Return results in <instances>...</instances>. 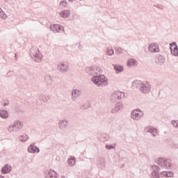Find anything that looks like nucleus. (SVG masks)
I'll return each instance as SVG.
<instances>
[{"label":"nucleus","mask_w":178,"mask_h":178,"mask_svg":"<svg viewBox=\"0 0 178 178\" xmlns=\"http://www.w3.org/2000/svg\"><path fill=\"white\" fill-rule=\"evenodd\" d=\"M28 151L31 154H34L35 152L38 153L40 152V149H38V147H37L34 145H31L28 148Z\"/></svg>","instance_id":"6e6552de"},{"label":"nucleus","mask_w":178,"mask_h":178,"mask_svg":"<svg viewBox=\"0 0 178 178\" xmlns=\"http://www.w3.org/2000/svg\"><path fill=\"white\" fill-rule=\"evenodd\" d=\"M60 17L63 19H66V17H69L70 16V11L69 10H63L60 13Z\"/></svg>","instance_id":"9d476101"},{"label":"nucleus","mask_w":178,"mask_h":178,"mask_svg":"<svg viewBox=\"0 0 178 178\" xmlns=\"http://www.w3.org/2000/svg\"><path fill=\"white\" fill-rule=\"evenodd\" d=\"M156 163L158 165H160V166H162L163 168L172 167V161L170 159H159Z\"/></svg>","instance_id":"f03ea898"},{"label":"nucleus","mask_w":178,"mask_h":178,"mask_svg":"<svg viewBox=\"0 0 178 178\" xmlns=\"http://www.w3.org/2000/svg\"><path fill=\"white\" fill-rule=\"evenodd\" d=\"M143 117V111L140 110H134L132 111L131 118L134 119V120H138L140 118Z\"/></svg>","instance_id":"20e7f679"},{"label":"nucleus","mask_w":178,"mask_h":178,"mask_svg":"<svg viewBox=\"0 0 178 178\" xmlns=\"http://www.w3.org/2000/svg\"><path fill=\"white\" fill-rule=\"evenodd\" d=\"M150 131L151 133H153V136H155V134H156V129L155 128H152Z\"/></svg>","instance_id":"5701e85b"},{"label":"nucleus","mask_w":178,"mask_h":178,"mask_svg":"<svg viewBox=\"0 0 178 178\" xmlns=\"http://www.w3.org/2000/svg\"><path fill=\"white\" fill-rule=\"evenodd\" d=\"M77 94V90H74L72 92V95H76Z\"/></svg>","instance_id":"c756f323"},{"label":"nucleus","mask_w":178,"mask_h":178,"mask_svg":"<svg viewBox=\"0 0 178 178\" xmlns=\"http://www.w3.org/2000/svg\"><path fill=\"white\" fill-rule=\"evenodd\" d=\"M61 70H66V69H65V68H61Z\"/></svg>","instance_id":"2f4dec72"},{"label":"nucleus","mask_w":178,"mask_h":178,"mask_svg":"<svg viewBox=\"0 0 178 178\" xmlns=\"http://www.w3.org/2000/svg\"><path fill=\"white\" fill-rule=\"evenodd\" d=\"M60 4L65 6V5H66V1H61V2H60Z\"/></svg>","instance_id":"c85d7f7f"},{"label":"nucleus","mask_w":178,"mask_h":178,"mask_svg":"<svg viewBox=\"0 0 178 178\" xmlns=\"http://www.w3.org/2000/svg\"><path fill=\"white\" fill-rule=\"evenodd\" d=\"M118 94H120V92H118Z\"/></svg>","instance_id":"72a5a7b5"},{"label":"nucleus","mask_w":178,"mask_h":178,"mask_svg":"<svg viewBox=\"0 0 178 178\" xmlns=\"http://www.w3.org/2000/svg\"><path fill=\"white\" fill-rule=\"evenodd\" d=\"M106 148H107L108 149H111V148H113V147L107 145H106Z\"/></svg>","instance_id":"cd10ccee"},{"label":"nucleus","mask_w":178,"mask_h":178,"mask_svg":"<svg viewBox=\"0 0 178 178\" xmlns=\"http://www.w3.org/2000/svg\"><path fill=\"white\" fill-rule=\"evenodd\" d=\"M167 173H168L167 177H173V174L172 173V172H168Z\"/></svg>","instance_id":"a878e982"},{"label":"nucleus","mask_w":178,"mask_h":178,"mask_svg":"<svg viewBox=\"0 0 178 178\" xmlns=\"http://www.w3.org/2000/svg\"><path fill=\"white\" fill-rule=\"evenodd\" d=\"M19 140H21L22 141H27V140H29V136L22 135L20 136Z\"/></svg>","instance_id":"6ab92c4d"},{"label":"nucleus","mask_w":178,"mask_h":178,"mask_svg":"<svg viewBox=\"0 0 178 178\" xmlns=\"http://www.w3.org/2000/svg\"><path fill=\"white\" fill-rule=\"evenodd\" d=\"M102 72V70L101 68L97 67L94 68L93 72H90V74H93V76H95V74H98Z\"/></svg>","instance_id":"2eb2a0df"},{"label":"nucleus","mask_w":178,"mask_h":178,"mask_svg":"<svg viewBox=\"0 0 178 178\" xmlns=\"http://www.w3.org/2000/svg\"><path fill=\"white\" fill-rule=\"evenodd\" d=\"M162 176H163L164 177H168V172L166 171H163L161 172Z\"/></svg>","instance_id":"b1692460"},{"label":"nucleus","mask_w":178,"mask_h":178,"mask_svg":"<svg viewBox=\"0 0 178 178\" xmlns=\"http://www.w3.org/2000/svg\"><path fill=\"white\" fill-rule=\"evenodd\" d=\"M12 169V168L10 167V165H5L3 168H2V173H9V172H10V170Z\"/></svg>","instance_id":"4468645a"},{"label":"nucleus","mask_w":178,"mask_h":178,"mask_svg":"<svg viewBox=\"0 0 178 178\" xmlns=\"http://www.w3.org/2000/svg\"><path fill=\"white\" fill-rule=\"evenodd\" d=\"M0 116L1 118H3V119H6L8 118V111H0Z\"/></svg>","instance_id":"dca6fc26"},{"label":"nucleus","mask_w":178,"mask_h":178,"mask_svg":"<svg viewBox=\"0 0 178 178\" xmlns=\"http://www.w3.org/2000/svg\"><path fill=\"white\" fill-rule=\"evenodd\" d=\"M51 30H52V31H57L59 32L60 31V30H62L63 29V26H60V25H51L50 27Z\"/></svg>","instance_id":"9b49d317"},{"label":"nucleus","mask_w":178,"mask_h":178,"mask_svg":"<svg viewBox=\"0 0 178 178\" xmlns=\"http://www.w3.org/2000/svg\"><path fill=\"white\" fill-rule=\"evenodd\" d=\"M58 177V174L54 170H50L49 174L47 175V178H56Z\"/></svg>","instance_id":"f8f14e48"},{"label":"nucleus","mask_w":178,"mask_h":178,"mask_svg":"<svg viewBox=\"0 0 178 178\" xmlns=\"http://www.w3.org/2000/svg\"><path fill=\"white\" fill-rule=\"evenodd\" d=\"M67 163L69 166H73V165L76 163V160H74V159H70L67 161Z\"/></svg>","instance_id":"f3484780"},{"label":"nucleus","mask_w":178,"mask_h":178,"mask_svg":"<svg viewBox=\"0 0 178 178\" xmlns=\"http://www.w3.org/2000/svg\"><path fill=\"white\" fill-rule=\"evenodd\" d=\"M0 178H4L3 176L0 175Z\"/></svg>","instance_id":"473e14b6"},{"label":"nucleus","mask_w":178,"mask_h":178,"mask_svg":"<svg viewBox=\"0 0 178 178\" xmlns=\"http://www.w3.org/2000/svg\"><path fill=\"white\" fill-rule=\"evenodd\" d=\"M116 54H123V49L120 47H118L115 50Z\"/></svg>","instance_id":"4be33fe9"},{"label":"nucleus","mask_w":178,"mask_h":178,"mask_svg":"<svg viewBox=\"0 0 178 178\" xmlns=\"http://www.w3.org/2000/svg\"><path fill=\"white\" fill-rule=\"evenodd\" d=\"M152 169L154 172H152V176L154 178H159V174L156 172L157 170H159V167L157 165H153Z\"/></svg>","instance_id":"1a4fd4ad"},{"label":"nucleus","mask_w":178,"mask_h":178,"mask_svg":"<svg viewBox=\"0 0 178 178\" xmlns=\"http://www.w3.org/2000/svg\"><path fill=\"white\" fill-rule=\"evenodd\" d=\"M114 68L116 70V72H118V73H120V72H123V67L122 66L115 65Z\"/></svg>","instance_id":"a211bd4d"},{"label":"nucleus","mask_w":178,"mask_h":178,"mask_svg":"<svg viewBox=\"0 0 178 178\" xmlns=\"http://www.w3.org/2000/svg\"><path fill=\"white\" fill-rule=\"evenodd\" d=\"M22 127H23V124L22 122L16 121L14 122L13 129H15V130H17V129H22Z\"/></svg>","instance_id":"ddd939ff"},{"label":"nucleus","mask_w":178,"mask_h":178,"mask_svg":"<svg viewBox=\"0 0 178 178\" xmlns=\"http://www.w3.org/2000/svg\"><path fill=\"white\" fill-rule=\"evenodd\" d=\"M172 124L173 126H175V127H177V122H176V121H172Z\"/></svg>","instance_id":"bb28decb"},{"label":"nucleus","mask_w":178,"mask_h":178,"mask_svg":"<svg viewBox=\"0 0 178 178\" xmlns=\"http://www.w3.org/2000/svg\"><path fill=\"white\" fill-rule=\"evenodd\" d=\"M140 91L144 94H147V92H149L151 91V86L148 82H145V83H142L140 85Z\"/></svg>","instance_id":"7ed1b4c3"},{"label":"nucleus","mask_w":178,"mask_h":178,"mask_svg":"<svg viewBox=\"0 0 178 178\" xmlns=\"http://www.w3.org/2000/svg\"><path fill=\"white\" fill-rule=\"evenodd\" d=\"M132 86H133V87H137V86H138V81H136L133 82Z\"/></svg>","instance_id":"393cba45"},{"label":"nucleus","mask_w":178,"mask_h":178,"mask_svg":"<svg viewBox=\"0 0 178 178\" xmlns=\"http://www.w3.org/2000/svg\"><path fill=\"white\" fill-rule=\"evenodd\" d=\"M62 124H63V123L61 122V123H60V127H62Z\"/></svg>","instance_id":"7c9ffc66"},{"label":"nucleus","mask_w":178,"mask_h":178,"mask_svg":"<svg viewBox=\"0 0 178 178\" xmlns=\"http://www.w3.org/2000/svg\"><path fill=\"white\" fill-rule=\"evenodd\" d=\"M138 65V63L134 58L129 59L127 62V66H128V67H136Z\"/></svg>","instance_id":"423d86ee"},{"label":"nucleus","mask_w":178,"mask_h":178,"mask_svg":"<svg viewBox=\"0 0 178 178\" xmlns=\"http://www.w3.org/2000/svg\"><path fill=\"white\" fill-rule=\"evenodd\" d=\"M92 83H94V84H96V86H98V87H99V86H104V84H106V85L108 84V79L105 77L104 75H99V76L95 75L92 78Z\"/></svg>","instance_id":"f257e3e1"},{"label":"nucleus","mask_w":178,"mask_h":178,"mask_svg":"<svg viewBox=\"0 0 178 178\" xmlns=\"http://www.w3.org/2000/svg\"><path fill=\"white\" fill-rule=\"evenodd\" d=\"M170 48L172 55H174V56H177L178 55L177 44H176V43H171L170 44Z\"/></svg>","instance_id":"39448f33"},{"label":"nucleus","mask_w":178,"mask_h":178,"mask_svg":"<svg viewBox=\"0 0 178 178\" xmlns=\"http://www.w3.org/2000/svg\"><path fill=\"white\" fill-rule=\"evenodd\" d=\"M0 17H1V19H6V14H5L3 11L1 10V8H0Z\"/></svg>","instance_id":"aec40b11"},{"label":"nucleus","mask_w":178,"mask_h":178,"mask_svg":"<svg viewBox=\"0 0 178 178\" xmlns=\"http://www.w3.org/2000/svg\"><path fill=\"white\" fill-rule=\"evenodd\" d=\"M113 49L112 48H108V51H107V54L109 56L113 55Z\"/></svg>","instance_id":"412c9836"},{"label":"nucleus","mask_w":178,"mask_h":178,"mask_svg":"<svg viewBox=\"0 0 178 178\" xmlns=\"http://www.w3.org/2000/svg\"><path fill=\"white\" fill-rule=\"evenodd\" d=\"M149 51L150 52H159V46L156 44L152 43L149 46Z\"/></svg>","instance_id":"0eeeda50"}]
</instances>
